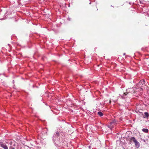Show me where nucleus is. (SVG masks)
<instances>
[{
	"label": "nucleus",
	"mask_w": 149,
	"mask_h": 149,
	"mask_svg": "<svg viewBox=\"0 0 149 149\" xmlns=\"http://www.w3.org/2000/svg\"><path fill=\"white\" fill-rule=\"evenodd\" d=\"M6 144H9L10 146L13 143V141L11 140H8L5 141L0 142V145L4 149H8V148Z\"/></svg>",
	"instance_id": "obj_1"
},
{
	"label": "nucleus",
	"mask_w": 149,
	"mask_h": 149,
	"mask_svg": "<svg viewBox=\"0 0 149 149\" xmlns=\"http://www.w3.org/2000/svg\"><path fill=\"white\" fill-rule=\"evenodd\" d=\"M64 134L63 133V132H59L58 131L56 132L55 134H54L53 136V140L54 141H55L56 140L58 141L60 139V138H62V137L60 135H61L63 137V135Z\"/></svg>",
	"instance_id": "obj_2"
},
{
	"label": "nucleus",
	"mask_w": 149,
	"mask_h": 149,
	"mask_svg": "<svg viewBox=\"0 0 149 149\" xmlns=\"http://www.w3.org/2000/svg\"><path fill=\"white\" fill-rule=\"evenodd\" d=\"M139 86L141 87V88H142V87L145 85L144 80H143L142 81L141 80L139 84Z\"/></svg>",
	"instance_id": "obj_3"
},
{
	"label": "nucleus",
	"mask_w": 149,
	"mask_h": 149,
	"mask_svg": "<svg viewBox=\"0 0 149 149\" xmlns=\"http://www.w3.org/2000/svg\"><path fill=\"white\" fill-rule=\"evenodd\" d=\"M116 123L114 121H111L110 122V125L108 126V127L111 129L113 127V125H115Z\"/></svg>",
	"instance_id": "obj_4"
},
{
	"label": "nucleus",
	"mask_w": 149,
	"mask_h": 149,
	"mask_svg": "<svg viewBox=\"0 0 149 149\" xmlns=\"http://www.w3.org/2000/svg\"><path fill=\"white\" fill-rule=\"evenodd\" d=\"M130 140V141H133L134 142H135L136 141V140L134 137H131L129 138Z\"/></svg>",
	"instance_id": "obj_5"
},
{
	"label": "nucleus",
	"mask_w": 149,
	"mask_h": 149,
	"mask_svg": "<svg viewBox=\"0 0 149 149\" xmlns=\"http://www.w3.org/2000/svg\"><path fill=\"white\" fill-rule=\"evenodd\" d=\"M134 143L135 144V147L136 148H138L139 147L140 145L139 143L138 142L137 140H136Z\"/></svg>",
	"instance_id": "obj_6"
},
{
	"label": "nucleus",
	"mask_w": 149,
	"mask_h": 149,
	"mask_svg": "<svg viewBox=\"0 0 149 149\" xmlns=\"http://www.w3.org/2000/svg\"><path fill=\"white\" fill-rule=\"evenodd\" d=\"M144 115L143 116V117L144 118H148L149 116V114L147 112H145Z\"/></svg>",
	"instance_id": "obj_7"
},
{
	"label": "nucleus",
	"mask_w": 149,
	"mask_h": 149,
	"mask_svg": "<svg viewBox=\"0 0 149 149\" xmlns=\"http://www.w3.org/2000/svg\"><path fill=\"white\" fill-rule=\"evenodd\" d=\"M142 131L145 133H148V130L147 129L143 128L142 130Z\"/></svg>",
	"instance_id": "obj_8"
},
{
	"label": "nucleus",
	"mask_w": 149,
	"mask_h": 149,
	"mask_svg": "<svg viewBox=\"0 0 149 149\" xmlns=\"http://www.w3.org/2000/svg\"><path fill=\"white\" fill-rule=\"evenodd\" d=\"M97 114L100 116H102L103 115L101 111L98 112Z\"/></svg>",
	"instance_id": "obj_9"
},
{
	"label": "nucleus",
	"mask_w": 149,
	"mask_h": 149,
	"mask_svg": "<svg viewBox=\"0 0 149 149\" xmlns=\"http://www.w3.org/2000/svg\"><path fill=\"white\" fill-rule=\"evenodd\" d=\"M10 149H15L14 148H13L12 145H11V146H10Z\"/></svg>",
	"instance_id": "obj_10"
},
{
	"label": "nucleus",
	"mask_w": 149,
	"mask_h": 149,
	"mask_svg": "<svg viewBox=\"0 0 149 149\" xmlns=\"http://www.w3.org/2000/svg\"><path fill=\"white\" fill-rule=\"evenodd\" d=\"M128 93V92H127V93H124V94L125 95H126Z\"/></svg>",
	"instance_id": "obj_11"
},
{
	"label": "nucleus",
	"mask_w": 149,
	"mask_h": 149,
	"mask_svg": "<svg viewBox=\"0 0 149 149\" xmlns=\"http://www.w3.org/2000/svg\"><path fill=\"white\" fill-rule=\"evenodd\" d=\"M13 145L14 146H15V144L14 143L13 144Z\"/></svg>",
	"instance_id": "obj_12"
}]
</instances>
